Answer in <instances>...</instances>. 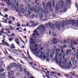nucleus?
<instances>
[{
    "label": "nucleus",
    "mask_w": 78,
    "mask_h": 78,
    "mask_svg": "<svg viewBox=\"0 0 78 78\" xmlns=\"http://www.w3.org/2000/svg\"><path fill=\"white\" fill-rule=\"evenodd\" d=\"M45 30V26L43 24L40 25L34 31V33L37 35V36H39V32L40 33H43L44 32Z\"/></svg>",
    "instance_id": "obj_1"
},
{
    "label": "nucleus",
    "mask_w": 78,
    "mask_h": 78,
    "mask_svg": "<svg viewBox=\"0 0 78 78\" xmlns=\"http://www.w3.org/2000/svg\"><path fill=\"white\" fill-rule=\"evenodd\" d=\"M17 5H18V6H14L13 7V8H14L16 11L20 12L22 13H25V10H24L22 8V7L20 6V5H19V3H17Z\"/></svg>",
    "instance_id": "obj_2"
},
{
    "label": "nucleus",
    "mask_w": 78,
    "mask_h": 78,
    "mask_svg": "<svg viewBox=\"0 0 78 78\" xmlns=\"http://www.w3.org/2000/svg\"><path fill=\"white\" fill-rule=\"evenodd\" d=\"M56 2L57 5H56L57 8L58 7L59 8H63V6L64 5V2H61V0H56Z\"/></svg>",
    "instance_id": "obj_3"
},
{
    "label": "nucleus",
    "mask_w": 78,
    "mask_h": 78,
    "mask_svg": "<svg viewBox=\"0 0 78 78\" xmlns=\"http://www.w3.org/2000/svg\"><path fill=\"white\" fill-rule=\"evenodd\" d=\"M42 5L44 6V8L47 9V8H48L49 6L50 9H51L52 11H53V9H51V1H49L48 2L45 6V4L44 3H42Z\"/></svg>",
    "instance_id": "obj_4"
},
{
    "label": "nucleus",
    "mask_w": 78,
    "mask_h": 78,
    "mask_svg": "<svg viewBox=\"0 0 78 78\" xmlns=\"http://www.w3.org/2000/svg\"><path fill=\"white\" fill-rule=\"evenodd\" d=\"M55 23V28H57L58 30H60V26L61 25L62 23L60 22H57L56 21H55L54 22Z\"/></svg>",
    "instance_id": "obj_5"
},
{
    "label": "nucleus",
    "mask_w": 78,
    "mask_h": 78,
    "mask_svg": "<svg viewBox=\"0 0 78 78\" xmlns=\"http://www.w3.org/2000/svg\"><path fill=\"white\" fill-rule=\"evenodd\" d=\"M43 10H42V8L41 7V9L39 8H38L37 10H35V13H40L41 12H43Z\"/></svg>",
    "instance_id": "obj_6"
},
{
    "label": "nucleus",
    "mask_w": 78,
    "mask_h": 78,
    "mask_svg": "<svg viewBox=\"0 0 78 78\" xmlns=\"http://www.w3.org/2000/svg\"><path fill=\"white\" fill-rule=\"evenodd\" d=\"M49 28H50L51 30H53V31H55V23H54V24H51V25L50 26Z\"/></svg>",
    "instance_id": "obj_7"
},
{
    "label": "nucleus",
    "mask_w": 78,
    "mask_h": 78,
    "mask_svg": "<svg viewBox=\"0 0 78 78\" xmlns=\"http://www.w3.org/2000/svg\"><path fill=\"white\" fill-rule=\"evenodd\" d=\"M30 44H36L37 42L35 40L31 39L30 41Z\"/></svg>",
    "instance_id": "obj_8"
},
{
    "label": "nucleus",
    "mask_w": 78,
    "mask_h": 78,
    "mask_svg": "<svg viewBox=\"0 0 78 78\" xmlns=\"http://www.w3.org/2000/svg\"><path fill=\"white\" fill-rule=\"evenodd\" d=\"M71 60L72 62L74 65L76 64V60H75V58L72 57L71 58Z\"/></svg>",
    "instance_id": "obj_9"
},
{
    "label": "nucleus",
    "mask_w": 78,
    "mask_h": 78,
    "mask_svg": "<svg viewBox=\"0 0 78 78\" xmlns=\"http://www.w3.org/2000/svg\"><path fill=\"white\" fill-rule=\"evenodd\" d=\"M12 0H3L4 2H7V5H11V2L12 1Z\"/></svg>",
    "instance_id": "obj_10"
},
{
    "label": "nucleus",
    "mask_w": 78,
    "mask_h": 78,
    "mask_svg": "<svg viewBox=\"0 0 78 78\" xmlns=\"http://www.w3.org/2000/svg\"><path fill=\"white\" fill-rule=\"evenodd\" d=\"M17 64L13 63L10 64V66L11 68L14 67H16L17 66Z\"/></svg>",
    "instance_id": "obj_11"
},
{
    "label": "nucleus",
    "mask_w": 78,
    "mask_h": 78,
    "mask_svg": "<svg viewBox=\"0 0 78 78\" xmlns=\"http://www.w3.org/2000/svg\"><path fill=\"white\" fill-rule=\"evenodd\" d=\"M18 1L17 0H16V1L14 0H13L12 1V3H13L14 5H16V6H18V5H17V3H17V2Z\"/></svg>",
    "instance_id": "obj_12"
},
{
    "label": "nucleus",
    "mask_w": 78,
    "mask_h": 78,
    "mask_svg": "<svg viewBox=\"0 0 78 78\" xmlns=\"http://www.w3.org/2000/svg\"><path fill=\"white\" fill-rule=\"evenodd\" d=\"M50 25H51V23H46L45 24V27H46V28H47L48 27H49V28H50Z\"/></svg>",
    "instance_id": "obj_13"
},
{
    "label": "nucleus",
    "mask_w": 78,
    "mask_h": 78,
    "mask_svg": "<svg viewBox=\"0 0 78 78\" xmlns=\"http://www.w3.org/2000/svg\"><path fill=\"white\" fill-rule=\"evenodd\" d=\"M52 44H56L57 43V41L56 40V39L54 38L53 40L52 41Z\"/></svg>",
    "instance_id": "obj_14"
},
{
    "label": "nucleus",
    "mask_w": 78,
    "mask_h": 78,
    "mask_svg": "<svg viewBox=\"0 0 78 78\" xmlns=\"http://www.w3.org/2000/svg\"><path fill=\"white\" fill-rule=\"evenodd\" d=\"M41 46V45H37V44H36L35 46H34V48H36V47H37V48H36L35 49V51L37 50H38V48H39L40 46Z\"/></svg>",
    "instance_id": "obj_15"
},
{
    "label": "nucleus",
    "mask_w": 78,
    "mask_h": 78,
    "mask_svg": "<svg viewBox=\"0 0 78 78\" xmlns=\"http://www.w3.org/2000/svg\"><path fill=\"white\" fill-rule=\"evenodd\" d=\"M17 66L18 67H19L20 69V71L21 72H22L23 70V69L22 68V66L21 65L18 64L17 65Z\"/></svg>",
    "instance_id": "obj_16"
},
{
    "label": "nucleus",
    "mask_w": 78,
    "mask_h": 78,
    "mask_svg": "<svg viewBox=\"0 0 78 78\" xmlns=\"http://www.w3.org/2000/svg\"><path fill=\"white\" fill-rule=\"evenodd\" d=\"M40 56L41 57V58L42 59H45V58H46V56L44 55H42L41 54L40 55Z\"/></svg>",
    "instance_id": "obj_17"
},
{
    "label": "nucleus",
    "mask_w": 78,
    "mask_h": 78,
    "mask_svg": "<svg viewBox=\"0 0 78 78\" xmlns=\"http://www.w3.org/2000/svg\"><path fill=\"white\" fill-rule=\"evenodd\" d=\"M62 67L67 69V63L63 64L62 65Z\"/></svg>",
    "instance_id": "obj_18"
},
{
    "label": "nucleus",
    "mask_w": 78,
    "mask_h": 78,
    "mask_svg": "<svg viewBox=\"0 0 78 78\" xmlns=\"http://www.w3.org/2000/svg\"><path fill=\"white\" fill-rule=\"evenodd\" d=\"M70 44H72V45L73 44H74L75 45H77V43L76 42H74L73 41H70Z\"/></svg>",
    "instance_id": "obj_19"
},
{
    "label": "nucleus",
    "mask_w": 78,
    "mask_h": 78,
    "mask_svg": "<svg viewBox=\"0 0 78 78\" xmlns=\"http://www.w3.org/2000/svg\"><path fill=\"white\" fill-rule=\"evenodd\" d=\"M0 55H1V53L0 52ZM3 71H4V70L3 69L1 65H0V72H3Z\"/></svg>",
    "instance_id": "obj_20"
},
{
    "label": "nucleus",
    "mask_w": 78,
    "mask_h": 78,
    "mask_svg": "<svg viewBox=\"0 0 78 78\" xmlns=\"http://www.w3.org/2000/svg\"><path fill=\"white\" fill-rule=\"evenodd\" d=\"M39 24V23L38 22H36L35 23H34L33 24V26H34L35 27H36L37 26V25H38Z\"/></svg>",
    "instance_id": "obj_21"
},
{
    "label": "nucleus",
    "mask_w": 78,
    "mask_h": 78,
    "mask_svg": "<svg viewBox=\"0 0 78 78\" xmlns=\"http://www.w3.org/2000/svg\"><path fill=\"white\" fill-rule=\"evenodd\" d=\"M70 47L72 48V49L74 51V52H76V51H75V48H73V46L72 45H70Z\"/></svg>",
    "instance_id": "obj_22"
},
{
    "label": "nucleus",
    "mask_w": 78,
    "mask_h": 78,
    "mask_svg": "<svg viewBox=\"0 0 78 78\" xmlns=\"http://www.w3.org/2000/svg\"><path fill=\"white\" fill-rule=\"evenodd\" d=\"M27 70H26V69H24L23 70V71L25 72V74L26 75H29V73L27 72Z\"/></svg>",
    "instance_id": "obj_23"
},
{
    "label": "nucleus",
    "mask_w": 78,
    "mask_h": 78,
    "mask_svg": "<svg viewBox=\"0 0 78 78\" xmlns=\"http://www.w3.org/2000/svg\"><path fill=\"white\" fill-rule=\"evenodd\" d=\"M71 65H72V64H71L70 62L69 64L68 63H67V68H70V66H71Z\"/></svg>",
    "instance_id": "obj_24"
},
{
    "label": "nucleus",
    "mask_w": 78,
    "mask_h": 78,
    "mask_svg": "<svg viewBox=\"0 0 78 78\" xmlns=\"http://www.w3.org/2000/svg\"><path fill=\"white\" fill-rule=\"evenodd\" d=\"M9 27L10 28L9 29L10 31H12V30H14V28H13V27H12L11 26H9Z\"/></svg>",
    "instance_id": "obj_25"
},
{
    "label": "nucleus",
    "mask_w": 78,
    "mask_h": 78,
    "mask_svg": "<svg viewBox=\"0 0 78 78\" xmlns=\"http://www.w3.org/2000/svg\"><path fill=\"white\" fill-rule=\"evenodd\" d=\"M11 66H8L7 67V70L9 71L11 70Z\"/></svg>",
    "instance_id": "obj_26"
},
{
    "label": "nucleus",
    "mask_w": 78,
    "mask_h": 78,
    "mask_svg": "<svg viewBox=\"0 0 78 78\" xmlns=\"http://www.w3.org/2000/svg\"><path fill=\"white\" fill-rule=\"evenodd\" d=\"M52 2L53 5L52 6L53 7H54L55 6V0H52Z\"/></svg>",
    "instance_id": "obj_27"
},
{
    "label": "nucleus",
    "mask_w": 78,
    "mask_h": 78,
    "mask_svg": "<svg viewBox=\"0 0 78 78\" xmlns=\"http://www.w3.org/2000/svg\"><path fill=\"white\" fill-rule=\"evenodd\" d=\"M34 7H32L30 9L31 11H32V12H34Z\"/></svg>",
    "instance_id": "obj_28"
},
{
    "label": "nucleus",
    "mask_w": 78,
    "mask_h": 78,
    "mask_svg": "<svg viewBox=\"0 0 78 78\" xmlns=\"http://www.w3.org/2000/svg\"><path fill=\"white\" fill-rule=\"evenodd\" d=\"M37 52H35V55H36L37 56L38 55H39V50H37Z\"/></svg>",
    "instance_id": "obj_29"
},
{
    "label": "nucleus",
    "mask_w": 78,
    "mask_h": 78,
    "mask_svg": "<svg viewBox=\"0 0 78 78\" xmlns=\"http://www.w3.org/2000/svg\"><path fill=\"white\" fill-rule=\"evenodd\" d=\"M45 74H46V77L48 78H50V77L49 76V74L46 73Z\"/></svg>",
    "instance_id": "obj_30"
},
{
    "label": "nucleus",
    "mask_w": 78,
    "mask_h": 78,
    "mask_svg": "<svg viewBox=\"0 0 78 78\" xmlns=\"http://www.w3.org/2000/svg\"><path fill=\"white\" fill-rule=\"evenodd\" d=\"M8 20L6 19H5V20L4 21H2L3 23H8V22H7Z\"/></svg>",
    "instance_id": "obj_31"
},
{
    "label": "nucleus",
    "mask_w": 78,
    "mask_h": 78,
    "mask_svg": "<svg viewBox=\"0 0 78 78\" xmlns=\"http://www.w3.org/2000/svg\"><path fill=\"white\" fill-rule=\"evenodd\" d=\"M70 74H71L72 75H73V76H76V75L75 74H74L73 73V72H71V73H70Z\"/></svg>",
    "instance_id": "obj_32"
},
{
    "label": "nucleus",
    "mask_w": 78,
    "mask_h": 78,
    "mask_svg": "<svg viewBox=\"0 0 78 78\" xmlns=\"http://www.w3.org/2000/svg\"><path fill=\"white\" fill-rule=\"evenodd\" d=\"M15 41L16 42V44H17L18 45H19V46H20V45H19V44H20V42L19 41H18L17 40H15Z\"/></svg>",
    "instance_id": "obj_33"
},
{
    "label": "nucleus",
    "mask_w": 78,
    "mask_h": 78,
    "mask_svg": "<svg viewBox=\"0 0 78 78\" xmlns=\"http://www.w3.org/2000/svg\"><path fill=\"white\" fill-rule=\"evenodd\" d=\"M58 55H59V54L57 52L55 54V57L56 58H57L58 56Z\"/></svg>",
    "instance_id": "obj_34"
},
{
    "label": "nucleus",
    "mask_w": 78,
    "mask_h": 78,
    "mask_svg": "<svg viewBox=\"0 0 78 78\" xmlns=\"http://www.w3.org/2000/svg\"><path fill=\"white\" fill-rule=\"evenodd\" d=\"M71 51V49H70V50H68L67 49H66V52L67 53H69V52H70Z\"/></svg>",
    "instance_id": "obj_35"
},
{
    "label": "nucleus",
    "mask_w": 78,
    "mask_h": 78,
    "mask_svg": "<svg viewBox=\"0 0 78 78\" xmlns=\"http://www.w3.org/2000/svg\"><path fill=\"white\" fill-rule=\"evenodd\" d=\"M11 47L12 48H15V47L14 46V44H12L11 45Z\"/></svg>",
    "instance_id": "obj_36"
},
{
    "label": "nucleus",
    "mask_w": 78,
    "mask_h": 78,
    "mask_svg": "<svg viewBox=\"0 0 78 78\" xmlns=\"http://www.w3.org/2000/svg\"><path fill=\"white\" fill-rule=\"evenodd\" d=\"M35 3L37 4V5H39V2L38 0L36 1Z\"/></svg>",
    "instance_id": "obj_37"
},
{
    "label": "nucleus",
    "mask_w": 78,
    "mask_h": 78,
    "mask_svg": "<svg viewBox=\"0 0 78 78\" xmlns=\"http://www.w3.org/2000/svg\"><path fill=\"white\" fill-rule=\"evenodd\" d=\"M52 34L54 36H56V33L53 32L52 33Z\"/></svg>",
    "instance_id": "obj_38"
},
{
    "label": "nucleus",
    "mask_w": 78,
    "mask_h": 78,
    "mask_svg": "<svg viewBox=\"0 0 78 78\" xmlns=\"http://www.w3.org/2000/svg\"><path fill=\"white\" fill-rule=\"evenodd\" d=\"M3 39H4V41H5V38H6V36L5 35H3Z\"/></svg>",
    "instance_id": "obj_39"
},
{
    "label": "nucleus",
    "mask_w": 78,
    "mask_h": 78,
    "mask_svg": "<svg viewBox=\"0 0 78 78\" xmlns=\"http://www.w3.org/2000/svg\"><path fill=\"white\" fill-rule=\"evenodd\" d=\"M30 25V24L27 23L26 25L24 26V27H28Z\"/></svg>",
    "instance_id": "obj_40"
},
{
    "label": "nucleus",
    "mask_w": 78,
    "mask_h": 78,
    "mask_svg": "<svg viewBox=\"0 0 78 78\" xmlns=\"http://www.w3.org/2000/svg\"><path fill=\"white\" fill-rule=\"evenodd\" d=\"M59 57H62V55L61 53H60L59 55H58Z\"/></svg>",
    "instance_id": "obj_41"
},
{
    "label": "nucleus",
    "mask_w": 78,
    "mask_h": 78,
    "mask_svg": "<svg viewBox=\"0 0 78 78\" xmlns=\"http://www.w3.org/2000/svg\"><path fill=\"white\" fill-rule=\"evenodd\" d=\"M20 62H21V63L23 64H25V63H24V62H23V61H22V60H20Z\"/></svg>",
    "instance_id": "obj_42"
},
{
    "label": "nucleus",
    "mask_w": 78,
    "mask_h": 78,
    "mask_svg": "<svg viewBox=\"0 0 78 78\" xmlns=\"http://www.w3.org/2000/svg\"><path fill=\"white\" fill-rule=\"evenodd\" d=\"M56 51H60L61 50H60V49H59V48H58L56 49Z\"/></svg>",
    "instance_id": "obj_43"
},
{
    "label": "nucleus",
    "mask_w": 78,
    "mask_h": 78,
    "mask_svg": "<svg viewBox=\"0 0 78 78\" xmlns=\"http://www.w3.org/2000/svg\"><path fill=\"white\" fill-rule=\"evenodd\" d=\"M43 15H40V19H42V18H43Z\"/></svg>",
    "instance_id": "obj_44"
},
{
    "label": "nucleus",
    "mask_w": 78,
    "mask_h": 78,
    "mask_svg": "<svg viewBox=\"0 0 78 78\" xmlns=\"http://www.w3.org/2000/svg\"><path fill=\"white\" fill-rule=\"evenodd\" d=\"M66 11H67V9L66 8H65L64 9V12H66Z\"/></svg>",
    "instance_id": "obj_45"
},
{
    "label": "nucleus",
    "mask_w": 78,
    "mask_h": 78,
    "mask_svg": "<svg viewBox=\"0 0 78 78\" xmlns=\"http://www.w3.org/2000/svg\"><path fill=\"white\" fill-rule=\"evenodd\" d=\"M44 12L45 13V16L46 17H47V15L46 14V11H44Z\"/></svg>",
    "instance_id": "obj_46"
},
{
    "label": "nucleus",
    "mask_w": 78,
    "mask_h": 78,
    "mask_svg": "<svg viewBox=\"0 0 78 78\" xmlns=\"http://www.w3.org/2000/svg\"><path fill=\"white\" fill-rule=\"evenodd\" d=\"M4 11H5V12H7V11H8V8H6L4 10Z\"/></svg>",
    "instance_id": "obj_47"
},
{
    "label": "nucleus",
    "mask_w": 78,
    "mask_h": 78,
    "mask_svg": "<svg viewBox=\"0 0 78 78\" xmlns=\"http://www.w3.org/2000/svg\"><path fill=\"white\" fill-rule=\"evenodd\" d=\"M63 48H67V45H64L63 46Z\"/></svg>",
    "instance_id": "obj_48"
},
{
    "label": "nucleus",
    "mask_w": 78,
    "mask_h": 78,
    "mask_svg": "<svg viewBox=\"0 0 78 78\" xmlns=\"http://www.w3.org/2000/svg\"><path fill=\"white\" fill-rule=\"evenodd\" d=\"M12 38L11 37L10 38V39H9V41H10V42H11V41H12Z\"/></svg>",
    "instance_id": "obj_49"
},
{
    "label": "nucleus",
    "mask_w": 78,
    "mask_h": 78,
    "mask_svg": "<svg viewBox=\"0 0 78 78\" xmlns=\"http://www.w3.org/2000/svg\"><path fill=\"white\" fill-rule=\"evenodd\" d=\"M4 17H5V18H7L8 17V15L5 14V16H4Z\"/></svg>",
    "instance_id": "obj_50"
},
{
    "label": "nucleus",
    "mask_w": 78,
    "mask_h": 78,
    "mask_svg": "<svg viewBox=\"0 0 78 78\" xmlns=\"http://www.w3.org/2000/svg\"><path fill=\"white\" fill-rule=\"evenodd\" d=\"M32 67L33 69H36L34 67V66L33 65H32Z\"/></svg>",
    "instance_id": "obj_51"
},
{
    "label": "nucleus",
    "mask_w": 78,
    "mask_h": 78,
    "mask_svg": "<svg viewBox=\"0 0 78 78\" xmlns=\"http://www.w3.org/2000/svg\"><path fill=\"white\" fill-rule=\"evenodd\" d=\"M26 16L27 17H29V16H30V15L29 14H26Z\"/></svg>",
    "instance_id": "obj_52"
},
{
    "label": "nucleus",
    "mask_w": 78,
    "mask_h": 78,
    "mask_svg": "<svg viewBox=\"0 0 78 78\" xmlns=\"http://www.w3.org/2000/svg\"><path fill=\"white\" fill-rule=\"evenodd\" d=\"M8 58H9V59H11V58H12V57H11V56H10V55H9L8 56Z\"/></svg>",
    "instance_id": "obj_53"
},
{
    "label": "nucleus",
    "mask_w": 78,
    "mask_h": 78,
    "mask_svg": "<svg viewBox=\"0 0 78 78\" xmlns=\"http://www.w3.org/2000/svg\"><path fill=\"white\" fill-rule=\"evenodd\" d=\"M12 19L13 21H14V22H15V18H14V17H12Z\"/></svg>",
    "instance_id": "obj_54"
},
{
    "label": "nucleus",
    "mask_w": 78,
    "mask_h": 78,
    "mask_svg": "<svg viewBox=\"0 0 78 78\" xmlns=\"http://www.w3.org/2000/svg\"><path fill=\"white\" fill-rule=\"evenodd\" d=\"M3 64V63L2 62H1L0 63V65L1 66V67H2V65Z\"/></svg>",
    "instance_id": "obj_55"
},
{
    "label": "nucleus",
    "mask_w": 78,
    "mask_h": 78,
    "mask_svg": "<svg viewBox=\"0 0 78 78\" xmlns=\"http://www.w3.org/2000/svg\"><path fill=\"white\" fill-rule=\"evenodd\" d=\"M27 5H28V7H29V8H30V7L31 6V5H30V4L29 3Z\"/></svg>",
    "instance_id": "obj_56"
},
{
    "label": "nucleus",
    "mask_w": 78,
    "mask_h": 78,
    "mask_svg": "<svg viewBox=\"0 0 78 78\" xmlns=\"http://www.w3.org/2000/svg\"><path fill=\"white\" fill-rule=\"evenodd\" d=\"M4 43H5V44H6L8 46H9V44H8L6 42H5Z\"/></svg>",
    "instance_id": "obj_57"
},
{
    "label": "nucleus",
    "mask_w": 78,
    "mask_h": 78,
    "mask_svg": "<svg viewBox=\"0 0 78 78\" xmlns=\"http://www.w3.org/2000/svg\"><path fill=\"white\" fill-rule=\"evenodd\" d=\"M63 42H64V43H65L66 44L67 43V41H66V40H64Z\"/></svg>",
    "instance_id": "obj_58"
},
{
    "label": "nucleus",
    "mask_w": 78,
    "mask_h": 78,
    "mask_svg": "<svg viewBox=\"0 0 78 78\" xmlns=\"http://www.w3.org/2000/svg\"><path fill=\"white\" fill-rule=\"evenodd\" d=\"M20 24L19 23H18L17 25L18 27H20Z\"/></svg>",
    "instance_id": "obj_59"
},
{
    "label": "nucleus",
    "mask_w": 78,
    "mask_h": 78,
    "mask_svg": "<svg viewBox=\"0 0 78 78\" xmlns=\"http://www.w3.org/2000/svg\"><path fill=\"white\" fill-rule=\"evenodd\" d=\"M51 73H52V74H56V73L55 72H51Z\"/></svg>",
    "instance_id": "obj_60"
},
{
    "label": "nucleus",
    "mask_w": 78,
    "mask_h": 78,
    "mask_svg": "<svg viewBox=\"0 0 78 78\" xmlns=\"http://www.w3.org/2000/svg\"><path fill=\"white\" fill-rule=\"evenodd\" d=\"M67 2H69V3H70V0H66Z\"/></svg>",
    "instance_id": "obj_61"
},
{
    "label": "nucleus",
    "mask_w": 78,
    "mask_h": 78,
    "mask_svg": "<svg viewBox=\"0 0 78 78\" xmlns=\"http://www.w3.org/2000/svg\"><path fill=\"white\" fill-rule=\"evenodd\" d=\"M12 36H14V33H13L12 34H11Z\"/></svg>",
    "instance_id": "obj_62"
},
{
    "label": "nucleus",
    "mask_w": 78,
    "mask_h": 78,
    "mask_svg": "<svg viewBox=\"0 0 78 78\" xmlns=\"http://www.w3.org/2000/svg\"><path fill=\"white\" fill-rule=\"evenodd\" d=\"M16 30H20V28H19V27L17 28H16Z\"/></svg>",
    "instance_id": "obj_63"
},
{
    "label": "nucleus",
    "mask_w": 78,
    "mask_h": 78,
    "mask_svg": "<svg viewBox=\"0 0 78 78\" xmlns=\"http://www.w3.org/2000/svg\"><path fill=\"white\" fill-rule=\"evenodd\" d=\"M0 5L1 6H3V4L2 3H0Z\"/></svg>",
    "instance_id": "obj_64"
}]
</instances>
